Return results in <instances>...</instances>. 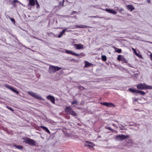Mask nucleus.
Listing matches in <instances>:
<instances>
[{
	"label": "nucleus",
	"instance_id": "72a5a7b5",
	"mask_svg": "<svg viewBox=\"0 0 152 152\" xmlns=\"http://www.w3.org/2000/svg\"><path fill=\"white\" fill-rule=\"evenodd\" d=\"M136 55L140 58H142V56L141 55H139L138 53H137Z\"/></svg>",
	"mask_w": 152,
	"mask_h": 152
},
{
	"label": "nucleus",
	"instance_id": "f257e3e1",
	"mask_svg": "<svg viewBox=\"0 0 152 152\" xmlns=\"http://www.w3.org/2000/svg\"><path fill=\"white\" fill-rule=\"evenodd\" d=\"M137 88L140 90L152 89V86H148L145 83H139L137 85Z\"/></svg>",
	"mask_w": 152,
	"mask_h": 152
},
{
	"label": "nucleus",
	"instance_id": "4468645a",
	"mask_svg": "<svg viewBox=\"0 0 152 152\" xmlns=\"http://www.w3.org/2000/svg\"><path fill=\"white\" fill-rule=\"evenodd\" d=\"M65 52L66 53L71 55H78L77 54V53L73 52L72 50H66Z\"/></svg>",
	"mask_w": 152,
	"mask_h": 152
},
{
	"label": "nucleus",
	"instance_id": "393cba45",
	"mask_svg": "<svg viewBox=\"0 0 152 152\" xmlns=\"http://www.w3.org/2000/svg\"><path fill=\"white\" fill-rule=\"evenodd\" d=\"M114 48L115 50V51L118 53H121V49H119L117 48H116L115 47Z\"/></svg>",
	"mask_w": 152,
	"mask_h": 152
},
{
	"label": "nucleus",
	"instance_id": "20e7f679",
	"mask_svg": "<svg viewBox=\"0 0 152 152\" xmlns=\"http://www.w3.org/2000/svg\"><path fill=\"white\" fill-rule=\"evenodd\" d=\"M61 68L53 65H50L49 68L48 72L50 74L54 73L61 69Z\"/></svg>",
	"mask_w": 152,
	"mask_h": 152
},
{
	"label": "nucleus",
	"instance_id": "49530a36",
	"mask_svg": "<svg viewBox=\"0 0 152 152\" xmlns=\"http://www.w3.org/2000/svg\"><path fill=\"white\" fill-rule=\"evenodd\" d=\"M127 64H128V65L129 66L131 67H132L131 66V64H129V63H128Z\"/></svg>",
	"mask_w": 152,
	"mask_h": 152
},
{
	"label": "nucleus",
	"instance_id": "bb28decb",
	"mask_svg": "<svg viewBox=\"0 0 152 152\" xmlns=\"http://www.w3.org/2000/svg\"><path fill=\"white\" fill-rule=\"evenodd\" d=\"M77 54L78 55H75L77 56H80V57H82V56H85V55L83 53H81L80 54L77 53Z\"/></svg>",
	"mask_w": 152,
	"mask_h": 152
},
{
	"label": "nucleus",
	"instance_id": "79ce46f5",
	"mask_svg": "<svg viewBox=\"0 0 152 152\" xmlns=\"http://www.w3.org/2000/svg\"><path fill=\"white\" fill-rule=\"evenodd\" d=\"M77 13V12L76 11H73L72 13V14H75V13Z\"/></svg>",
	"mask_w": 152,
	"mask_h": 152
},
{
	"label": "nucleus",
	"instance_id": "7c9ffc66",
	"mask_svg": "<svg viewBox=\"0 0 152 152\" xmlns=\"http://www.w3.org/2000/svg\"><path fill=\"white\" fill-rule=\"evenodd\" d=\"M71 104H77V103L76 100H74L73 101H72L71 102Z\"/></svg>",
	"mask_w": 152,
	"mask_h": 152
},
{
	"label": "nucleus",
	"instance_id": "de8ad7c7",
	"mask_svg": "<svg viewBox=\"0 0 152 152\" xmlns=\"http://www.w3.org/2000/svg\"><path fill=\"white\" fill-rule=\"evenodd\" d=\"M147 2H148V3H150L151 1H150V0H148Z\"/></svg>",
	"mask_w": 152,
	"mask_h": 152
},
{
	"label": "nucleus",
	"instance_id": "dca6fc26",
	"mask_svg": "<svg viewBox=\"0 0 152 152\" xmlns=\"http://www.w3.org/2000/svg\"><path fill=\"white\" fill-rule=\"evenodd\" d=\"M65 0H60L59 1V4L58 5V7H60L61 6H64V3L65 1Z\"/></svg>",
	"mask_w": 152,
	"mask_h": 152
},
{
	"label": "nucleus",
	"instance_id": "423d86ee",
	"mask_svg": "<svg viewBox=\"0 0 152 152\" xmlns=\"http://www.w3.org/2000/svg\"><path fill=\"white\" fill-rule=\"evenodd\" d=\"M129 137L128 135H125L122 134L121 135H117L115 137V139L117 140H122Z\"/></svg>",
	"mask_w": 152,
	"mask_h": 152
},
{
	"label": "nucleus",
	"instance_id": "b1692460",
	"mask_svg": "<svg viewBox=\"0 0 152 152\" xmlns=\"http://www.w3.org/2000/svg\"><path fill=\"white\" fill-rule=\"evenodd\" d=\"M137 93H139L140 94L142 95H144L146 94V93L145 92H144V91H140V90H137Z\"/></svg>",
	"mask_w": 152,
	"mask_h": 152
},
{
	"label": "nucleus",
	"instance_id": "a19ab883",
	"mask_svg": "<svg viewBox=\"0 0 152 152\" xmlns=\"http://www.w3.org/2000/svg\"><path fill=\"white\" fill-rule=\"evenodd\" d=\"M139 99L138 98H135V99L134 100V101H135V102H136V101H138V100Z\"/></svg>",
	"mask_w": 152,
	"mask_h": 152
},
{
	"label": "nucleus",
	"instance_id": "f03ea898",
	"mask_svg": "<svg viewBox=\"0 0 152 152\" xmlns=\"http://www.w3.org/2000/svg\"><path fill=\"white\" fill-rule=\"evenodd\" d=\"M24 140L23 142H25L31 146L36 145V141L28 137H24L23 138Z\"/></svg>",
	"mask_w": 152,
	"mask_h": 152
},
{
	"label": "nucleus",
	"instance_id": "f8f14e48",
	"mask_svg": "<svg viewBox=\"0 0 152 152\" xmlns=\"http://www.w3.org/2000/svg\"><path fill=\"white\" fill-rule=\"evenodd\" d=\"M127 9L130 11H132L135 9V8L132 5H128L126 6Z\"/></svg>",
	"mask_w": 152,
	"mask_h": 152
},
{
	"label": "nucleus",
	"instance_id": "6e6552de",
	"mask_svg": "<svg viewBox=\"0 0 152 152\" xmlns=\"http://www.w3.org/2000/svg\"><path fill=\"white\" fill-rule=\"evenodd\" d=\"M5 86L6 87V88H7L9 89H10L13 92H15L17 94H19V92L17 91L15 88H13V87H12L8 85H6Z\"/></svg>",
	"mask_w": 152,
	"mask_h": 152
},
{
	"label": "nucleus",
	"instance_id": "a878e982",
	"mask_svg": "<svg viewBox=\"0 0 152 152\" xmlns=\"http://www.w3.org/2000/svg\"><path fill=\"white\" fill-rule=\"evenodd\" d=\"M77 27H78L79 28H87V27L91 28V27L87 26L86 25H81L80 26H78Z\"/></svg>",
	"mask_w": 152,
	"mask_h": 152
},
{
	"label": "nucleus",
	"instance_id": "c03bdc74",
	"mask_svg": "<svg viewBox=\"0 0 152 152\" xmlns=\"http://www.w3.org/2000/svg\"><path fill=\"white\" fill-rule=\"evenodd\" d=\"M124 9L123 8H121L119 10V11H122Z\"/></svg>",
	"mask_w": 152,
	"mask_h": 152
},
{
	"label": "nucleus",
	"instance_id": "09e8293b",
	"mask_svg": "<svg viewBox=\"0 0 152 152\" xmlns=\"http://www.w3.org/2000/svg\"><path fill=\"white\" fill-rule=\"evenodd\" d=\"M0 152H1V151H0Z\"/></svg>",
	"mask_w": 152,
	"mask_h": 152
},
{
	"label": "nucleus",
	"instance_id": "c9c22d12",
	"mask_svg": "<svg viewBox=\"0 0 152 152\" xmlns=\"http://www.w3.org/2000/svg\"><path fill=\"white\" fill-rule=\"evenodd\" d=\"M88 18H99L98 16H89Z\"/></svg>",
	"mask_w": 152,
	"mask_h": 152
},
{
	"label": "nucleus",
	"instance_id": "5701e85b",
	"mask_svg": "<svg viewBox=\"0 0 152 152\" xmlns=\"http://www.w3.org/2000/svg\"><path fill=\"white\" fill-rule=\"evenodd\" d=\"M124 58V57H123V56L120 55L118 56L117 59L118 61H122V60L123 59V58Z\"/></svg>",
	"mask_w": 152,
	"mask_h": 152
},
{
	"label": "nucleus",
	"instance_id": "c756f323",
	"mask_svg": "<svg viewBox=\"0 0 152 152\" xmlns=\"http://www.w3.org/2000/svg\"><path fill=\"white\" fill-rule=\"evenodd\" d=\"M10 20H11V21H12V22L14 24H15V20L13 18H11V17H10Z\"/></svg>",
	"mask_w": 152,
	"mask_h": 152
},
{
	"label": "nucleus",
	"instance_id": "ea45409f",
	"mask_svg": "<svg viewBox=\"0 0 152 152\" xmlns=\"http://www.w3.org/2000/svg\"><path fill=\"white\" fill-rule=\"evenodd\" d=\"M151 54L150 55L151 59L152 61V53H150Z\"/></svg>",
	"mask_w": 152,
	"mask_h": 152
},
{
	"label": "nucleus",
	"instance_id": "37998d69",
	"mask_svg": "<svg viewBox=\"0 0 152 152\" xmlns=\"http://www.w3.org/2000/svg\"><path fill=\"white\" fill-rule=\"evenodd\" d=\"M17 3L19 4H20L22 5H23V4L22 3H21L19 1V2H17Z\"/></svg>",
	"mask_w": 152,
	"mask_h": 152
},
{
	"label": "nucleus",
	"instance_id": "9b49d317",
	"mask_svg": "<svg viewBox=\"0 0 152 152\" xmlns=\"http://www.w3.org/2000/svg\"><path fill=\"white\" fill-rule=\"evenodd\" d=\"M101 104L108 107H111L114 106L113 103L107 102H102Z\"/></svg>",
	"mask_w": 152,
	"mask_h": 152
},
{
	"label": "nucleus",
	"instance_id": "412c9836",
	"mask_svg": "<svg viewBox=\"0 0 152 152\" xmlns=\"http://www.w3.org/2000/svg\"><path fill=\"white\" fill-rule=\"evenodd\" d=\"M14 146L18 149L22 150L23 148V146L21 145H18L15 144L14 145Z\"/></svg>",
	"mask_w": 152,
	"mask_h": 152
},
{
	"label": "nucleus",
	"instance_id": "4c0bfd02",
	"mask_svg": "<svg viewBox=\"0 0 152 152\" xmlns=\"http://www.w3.org/2000/svg\"><path fill=\"white\" fill-rule=\"evenodd\" d=\"M71 61H74L75 62H78V61L75 59V58H72L71 59Z\"/></svg>",
	"mask_w": 152,
	"mask_h": 152
},
{
	"label": "nucleus",
	"instance_id": "473e14b6",
	"mask_svg": "<svg viewBox=\"0 0 152 152\" xmlns=\"http://www.w3.org/2000/svg\"><path fill=\"white\" fill-rule=\"evenodd\" d=\"M36 7L37 8H38L39 7V5L38 3V1H36Z\"/></svg>",
	"mask_w": 152,
	"mask_h": 152
},
{
	"label": "nucleus",
	"instance_id": "9d476101",
	"mask_svg": "<svg viewBox=\"0 0 152 152\" xmlns=\"http://www.w3.org/2000/svg\"><path fill=\"white\" fill-rule=\"evenodd\" d=\"M73 45L75 46V48L78 50L84 48L83 45L81 44H74Z\"/></svg>",
	"mask_w": 152,
	"mask_h": 152
},
{
	"label": "nucleus",
	"instance_id": "39448f33",
	"mask_svg": "<svg viewBox=\"0 0 152 152\" xmlns=\"http://www.w3.org/2000/svg\"><path fill=\"white\" fill-rule=\"evenodd\" d=\"M28 94L29 95L37 99H38L40 100H42L43 99L39 95L36 93H34L32 91H28Z\"/></svg>",
	"mask_w": 152,
	"mask_h": 152
},
{
	"label": "nucleus",
	"instance_id": "6ab92c4d",
	"mask_svg": "<svg viewBox=\"0 0 152 152\" xmlns=\"http://www.w3.org/2000/svg\"><path fill=\"white\" fill-rule=\"evenodd\" d=\"M41 127L42 129L44 130L46 132H48L49 134L50 133V132L48 129L44 126H41Z\"/></svg>",
	"mask_w": 152,
	"mask_h": 152
},
{
	"label": "nucleus",
	"instance_id": "a18cd8bd",
	"mask_svg": "<svg viewBox=\"0 0 152 152\" xmlns=\"http://www.w3.org/2000/svg\"><path fill=\"white\" fill-rule=\"evenodd\" d=\"M28 9H29V10H31V7L30 6H28Z\"/></svg>",
	"mask_w": 152,
	"mask_h": 152
},
{
	"label": "nucleus",
	"instance_id": "c85d7f7f",
	"mask_svg": "<svg viewBox=\"0 0 152 152\" xmlns=\"http://www.w3.org/2000/svg\"><path fill=\"white\" fill-rule=\"evenodd\" d=\"M79 89L81 90H86V88L82 86H78L77 87Z\"/></svg>",
	"mask_w": 152,
	"mask_h": 152
},
{
	"label": "nucleus",
	"instance_id": "2eb2a0df",
	"mask_svg": "<svg viewBox=\"0 0 152 152\" xmlns=\"http://www.w3.org/2000/svg\"><path fill=\"white\" fill-rule=\"evenodd\" d=\"M85 65L84 66V67H88L91 66L92 65V64L91 63L88 62L87 61H85Z\"/></svg>",
	"mask_w": 152,
	"mask_h": 152
},
{
	"label": "nucleus",
	"instance_id": "f3484780",
	"mask_svg": "<svg viewBox=\"0 0 152 152\" xmlns=\"http://www.w3.org/2000/svg\"><path fill=\"white\" fill-rule=\"evenodd\" d=\"M66 30V29H63L62 31L61 32L59 35H58V37L60 38L62 36Z\"/></svg>",
	"mask_w": 152,
	"mask_h": 152
},
{
	"label": "nucleus",
	"instance_id": "aec40b11",
	"mask_svg": "<svg viewBox=\"0 0 152 152\" xmlns=\"http://www.w3.org/2000/svg\"><path fill=\"white\" fill-rule=\"evenodd\" d=\"M17 2H19V1L18 0H14L12 1V4L13 5L14 7H16L17 6V5L16 4Z\"/></svg>",
	"mask_w": 152,
	"mask_h": 152
},
{
	"label": "nucleus",
	"instance_id": "f704fd0d",
	"mask_svg": "<svg viewBox=\"0 0 152 152\" xmlns=\"http://www.w3.org/2000/svg\"><path fill=\"white\" fill-rule=\"evenodd\" d=\"M132 50L134 51V53L136 55L137 53L136 51V50L134 49L133 48H132Z\"/></svg>",
	"mask_w": 152,
	"mask_h": 152
},
{
	"label": "nucleus",
	"instance_id": "cd10ccee",
	"mask_svg": "<svg viewBox=\"0 0 152 152\" xmlns=\"http://www.w3.org/2000/svg\"><path fill=\"white\" fill-rule=\"evenodd\" d=\"M102 60L103 61H105L107 60V57L105 55H102Z\"/></svg>",
	"mask_w": 152,
	"mask_h": 152
},
{
	"label": "nucleus",
	"instance_id": "2f4dec72",
	"mask_svg": "<svg viewBox=\"0 0 152 152\" xmlns=\"http://www.w3.org/2000/svg\"><path fill=\"white\" fill-rule=\"evenodd\" d=\"M121 61L125 63H127V61L126 59L124 58H123V59Z\"/></svg>",
	"mask_w": 152,
	"mask_h": 152
},
{
	"label": "nucleus",
	"instance_id": "58836bf2",
	"mask_svg": "<svg viewBox=\"0 0 152 152\" xmlns=\"http://www.w3.org/2000/svg\"><path fill=\"white\" fill-rule=\"evenodd\" d=\"M106 129H107L108 130H110L113 131V129H111V128L110 127H106Z\"/></svg>",
	"mask_w": 152,
	"mask_h": 152
},
{
	"label": "nucleus",
	"instance_id": "0eeeda50",
	"mask_svg": "<svg viewBox=\"0 0 152 152\" xmlns=\"http://www.w3.org/2000/svg\"><path fill=\"white\" fill-rule=\"evenodd\" d=\"M84 146L86 147H88L89 148H93L94 146V144L92 142L88 141H86L85 143L84 144Z\"/></svg>",
	"mask_w": 152,
	"mask_h": 152
},
{
	"label": "nucleus",
	"instance_id": "e433bc0d",
	"mask_svg": "<svg viewBox=\"0 0 152 152\" xmlns=\"http://www.w3.org/2000/svg\"><path fill=\"white\" fill-rule=\"evenodd\" d=\"M7 108L9 109L10 110H11L13 112L14 111L10 107H9L8 106L7 107Z\"/></svg>",
	"mask_w": 152,
	"mask_h": 152
},
{
	"label": "nucleus",
	"instance_id": "a211bd4d",
	"mask_svg": "<svg viewBox=\"0 0 152 152\" xmlns=\"http://www.w3.org/2000/svg\"><path fill=\"white\" fill-rule=\"evenodd\" d=\"M29 5L33 6L35 4L34 0H29Z\"/></svg>",
	"mask_w": 152,
	"mask_h": 152
},
{
	"label": "nucleus",
	"instance_id": "1a4fd4ad",
	"mask_svg": "<svg viewBox=\"0 0 152 152\" xmlns=\"http://www.w3.org/2000/svg\"><path fill=\"white\" fill-rule=\"evenodd\" d=\"M47 99L49 100L53 104L55 103V98L50 95L46 97Z\"/></svg>",
	"mask_w": 152,
	"mask_h": 152
},
{
	"label": "nucleus",
	"instance_id": "ddd939ff",
	"mask_svg": "<svg viewBox=\"0 0 152 152\" xmlns=\"http://www.w3.org/2000/svg\"><path fill=\"white\" fill-rule=\"evenodd\" d=\"M105 11L109 13L113 14H115L117 13V12L114 10H111L110 9H105Z\"/></svg>",
	"mask_w": 152,
	"mask_h": 152
},
{
	"label": "nucleus",
	"instance_id": "4be33fe9",
	"mask_svg": "<svg viewBox=\"0 0 152 152\" xmlns=\"http://www.w3.org/2000/svg\"><path fill=\"white\" fill-rule=\"evenodd\" d=\"M129 90L130 91L132 92L133 93H137V90H136L135 89H134L133 88H129Z\"/></svg>",
	"mask_w": 152,
	"mask_h": 152
},
{
	"label": "nucleus",
	"instance_id": "7ed1b4c3",
	"mask_svg": "<svg viewBox=\"0 0 152 152\" xmlns=\"http://www.w3.org/2000/svg\"><path fill=\"white\" fill-rule=\"evenodd\" d=\"M65 110L68 114L71 115L73 116H77V115L74 111L70 106L66 107L65 109Z\"/></svg>",
	"mask_w": 152,
	"mask_h": 152
}]
</instances>
